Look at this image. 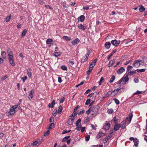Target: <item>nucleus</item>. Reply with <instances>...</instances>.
<instances>
[{
  "mask_svg": "<svg viewBox=\"0 0 147 147\" xmlns=\"http://www.w3.org/2000/svg\"><path fill=\"white\" fill-rule=\"evenodd\" d=\"M91 109V114L93 116H95L97 114L98 110L99 109V107L98 105H96Z\"/></svg>",
  "mask_w": 147,
  "mask_h": 147,
  "instance_id": "nucleus-1",
  "label": "nucleus"
},
{
  "mask_svg": "<svg viewBox=\"0 0 147 147\" xmlns=\"http://www.w3.org/2000/svg\"><path fill=\"white\" fill-rule=\"evenodd\" d=\"M145 65L144 62L142 60H137L135 61L133 64L134 67H142V66Z\"/></svg>",
  "mask_w": 147,
  "mask_h": 147,
  "instance_id": "nucleus-2",
  "label": "nucleus"
},
{
  "mask_svg": "<svg viewBox=\"0 0 147 147\" xmlns=\"http://www.w3.org/2000/svg\"><path fill=\"white\" fill-rule=\"evenodd\" d=\"M90 52H88L85 55V56L83 57L81 60V62L84 63V62L86 61L88 59V57L90 55Z\"/></svg>",
  "mask_w": 147,
  "mask_h": 147,
  "instance_id": "nucleus-3",
  "label": "nucleus"
},
{
  "mask_svg": "<svg viewBox=\"0 0 147 147\" xmlns=\"http://www.w3.org/2000/svg\"><path fill=\"white\" fill-rule=\"evenodd\" d=\"M9 59L10 64L12 66H14L15 65V63L13 61V55H10L9 57Z\"/></svg>",
  "mask_w": 147,
  "mask_h": 147,
  "instance_id": "nucleus-4",
  "label": "nucleus"
},
{
  "mask_svg": "<svg viewBox=\"0 0 147 147\" xmlns=\"http://www.w3.org/2000/svg\"><path fill=\"white\" fill-rule=\"evenodd\" d=\"M105 135V133H102V132L100 131L97 134L96 137V138L97 139H98L104 136Z\"/></svg>",
  "mask_w": 147,
  "mask_h": 147,
  "instance_id": "nucleus-5",
  "label": "nucleus"
},
{
  "mask_svg": "<svg viewBox=\"0 0 147 147\" xmlns=\"http://www.w3.org/2000/svg\"><path fill=\"white\" fill-rule=\"evenodd\" d=\"M110 126V124L109 123L106 121L104 125L103 128L106 130H108L109 129Z\"/></svg>",
  "mask_w": 147,
  "mask_h": 147,
  "instance_id": "nucleus-6",
  "label": "nucleus"
},
{
  "mask_svg": "<svg viewBox=\"0 0 147 147\" xmlns=\"http://www.w3.org/2000/svg\"><path fill=\"white\" fill-rule=\"evenodd\" d=\"M111 42L112 44L115 47L118 46L120 43L119 41H117L116 40H112Z\"/></svg>",
  "mask_w": 147,
  "mask_h": 147,
  "instance_id": "nucleus-7",
  "label": "nucleus"
},
{
  "mask_svg": "<svg viewBox=\"0 0 147 147\" xmlns=\"http://www.w3.org/2000/svg\"><path fill=\"white\" fill-rule=\"evenodd\" d=\"M121 88H121L120 89H119L118 88H117V89L115 90L114 91L112 92L111 93L112 94V96H114L115 95H116L120 93L121 92H120L119 93H118V92L119 91V90Z\"/></svg>",
  "mask_w": 147,
  "mask_h": 147,
  "instance_id": "nucleus-8",
  "label": "nucleus"
},
{
  "mask_svg": "<svg viewBox=\"0 0 147 147\" xmlns=\"http://www.w3.org/2000/svg\"><path fill=\"white\" fill-rule=\"evenodd\" d=\"M79 107V106L78 105L76 107H75L73 114L71 116V117H74L75 115H77V110L78 108Z\"/></svg>",
  "mask_w": 147,
  "mask_h": 147,
  "instance_id": "nucleus-9",
  "label": "nucleus"
},
{
  "mask_svg": "<svg viewBox=\"0 0 147 147\" xmlns=\"http://www.w3.org/2000/svg\"><path fill=\"white\" fill-rule=\"evenodd\" d=\"M34 92V90L33 89L31 90L30 91L28 96V98L29 100H30L32 98Z\"/></svg>",
  "mask_w": 147,
  "mask_h": 147,
  "instance_id": "nucleus-10",
  "label": "nucleus"
},
{
  "mask_svg": "<svg viewBox=\"0 0 147 147\" xmlns=\"http://www.w3.org/2000/svg\"><path fill=\"white\" fill-rule=\"evenodd\" d=\"M74 120V118H69L68 119L67 125H71L72 124Z\"/></svg>",
  "mask_w": 147,
  "mask_h": 147,
  "instance_id": "nucleus-11",
  "label": "nucleus"
},
{
  "mask_svg": "<svg viewBox=\"0 0 147 147\" xmlns=\"http://www.w3.org/2000/svg\"><path fill=\"white\" fill-rule=\"evenodd\" d=\"M125 71V69L123 67H121L117 71V74H121Z\"/></svg>",
  "mask_w": 147,
  "mask_h": 147,
  "instance_id": "nucleus-12",
  "label": "nucleus"
},
{
  "mask_svg": "<svg viewBox=\"0 0 147 147\" xmlns=\"http://www.w3.org/2000/svg\"><path fill=\"white\" fill-rule=\"evenodd\" d=\"M123 84H125L128 81L129 78L127 76H126L125 77L123 78H122Z\"/></svg>",
  "mask_w": 147,
  "mask_h": 147,
  "instance_id": "nucleus-13",
  "label": "nucleus"
},
{
  "mask_svg": "<svg viewBox=\"0 0 147 147\" xmlns=\"http://www.w3.org/2000/svg\"><path fill=\"white\" fill-rule=\"evenodd\" d=\"M79 41L80 40L78 38H76L73 41L72 44L73 45H75L78 44L79 42Z\"/></svg>",
  "mask_w": 147,
  "mask_h": 147,
  "instance_id": "nucleus-14",
  "label": "nucleus"
},
{
  "mask_svg": "<svg viewBox=\"0 0 147 147\" xmlns=\"http://www.w3.org/2000/svg\"><path fill=\"white\" fill-rule=\"evenodd\" d=\"M85 18V16L84 15H81L78 18V20H80V22H83Z\"/></svg>",
  "mask_w": 147,
  "mask_h": 147,
  "instance_id": "nucleus-15",
  "label": "nucleus"
},
{
  "mask_svg": "<svg viewBox=\"0 0 147 147\" xmlns=\"http://www.w3.org/2000/svg\"><path fill=\"white\" fill-rule=\"evenodd\" d=\"M121 126L120 124H116L114 126V129L115 131L118 130L120 127Z\"/></svg>",
  "mask_w": 147,
  "mask_h": 147,
  "instance_id": "nucleus-16",
  "label": "nucleus"
},
{
  "mask_svg": "<svg viewBox=\"0 0 147 147\" xmlns=\"http://www.w3.org/2000/svg\"><path fill=\"white\" fill-rule=\"evenodd\" d=\"M78 28L80 29H82L83 30H84L86 28V26L80 24L79 25Z\"/></svg>",
  "mask_w": 147,
  "mask_h": 147,
  "instance_id": "nucleus-17",
  "label": "nucleus"
},
{
  "mask_svg": "<svg viewBox=\"0 0 147 147\" xmlns=\"http://www.w3.org/2000/svg\"><path fill=\"white\" fill-rule=\"evenodd\" d=\"M111 43L109 42H107L105 44V47L107 49H109L110 47Z\"/></svg>",
  "mask_w": 147,
  "mask_h": 147,
  "instance_id": "nucleus-18",
  "label": "nucleus"
},
{
  "mask_svg": "<svg viewBox=\"0 0 147 147\" xmlns=\"http://www.w3.org/2000/svg\"><path fill=\"white\" fill-rule=\"evenodd\" d=\"M115 59H114L113 60L110 61L108 67H110L112 66L113 64L115 63Z\"/></svg>",
  "mask_w": 147,
  "mask_h": 147,
  "instance_id": "nucleus-19",
  "label": "nucleus"
},
{
  "mask_svg": "<svg viewBox=\"0 0 147 147\" xmlns=\"http://www.w3.org/2000/svg\"><path fill=\"white\" fill-rule=\"evenodd\" d=\"M132 117H133V114L132 113H130L129 114V117L127 118V120H128V119H129V121L128 123H129L131 122V119L132 118Z\"/></svg>",
  "mask_w": 147,
  "mask_h": 147,
  "instance_id": "nucleus-20",
  "label": "nucleus"
},
{
  "mask_svg": "<svg viewBox=\"0 0 147 147\" xmlns=\"http://www.w3.org/2000/svg\"><path fill=\"white\" fill-rule=\"evenodd\" d=\"M6 53L4 51H2L1 53V57L4 59L6 57Z\"/></svg>",
  "mask_w": 147,
  "mask_h": 147,
  "instance_id": "nucleus-21",
  "label": "nucleus"
},
{
  "mask_svg": "<svg viewBox=\"0 0 147 147\" xmlns=\"http://www.w3.org/2000/svg\"><path fill=\"white\" fill-rule=\"evenodd\" d=\"M134 142L135 146L136 147H137L138 146V144L139 142L138 139H137V138H135V139L134 140Z\"/></svg>",
  "mask_w": 147,
  "mask_h": 147,
  "instance_id": "nucleus-22",
  "label": "nucleus"
},
{
  "mask_svg": "<svg viewBox=\"0 0 147 147\" xmlns=\"http://www.w3.org/2000/svg\"><path fill=\"white\" fill-rule=\"evenodd\" d=\"M53 42V40L50 38L47 39L46 41V43L47 44H52Z\"/></svg>",
  "mask_w": 147,
  "mask_h": 147,
  "instance_id": "nucleus-23",
  "label": "nucleus"
},
{
  "mask_svg": "<svg viewBox=\"0 0 147 147\" xmlns=\"http://www.w3.org/2000/svg\"><path fill=\"white\" fill-rule=\"evenodd\" d=\"M63 38L64 40L66 41H68L70 40L71 38L70 37L67 36H64L63 37Z\"/></svg>",
  "mask_w": 147,
  "mask_h": 147,
  "instance_id": "nucleus-24",
  "label": "nucleus"
},
{
  "mask_svg": "<svg viewBox=\"0 0 147 147\" xmlns=\"http://www.w3.org/2000/svg\"><path fill=\"white\" fill-rule=\"evenodd\" d=\"M7 54H8V56H9V57L10 55H11V54H12V53H11V50L9 49V48H8L7 49Z\"/></svg>",
  "mask_w": 147,
  "mask_h": 147,
  "instance_id": "nucleus-25",
  "label": "nucleus"
},
{
  "mask_svg": "<svg viewBox=\"0 0 147 147\" xmlns=\"http://www.w3.org/2000/svg\"><path fill=\"white\" fill-rule=\"evenodd\" d=\"M145 10V8L143 6H140L139 9V10L140 12H142L144 11Z\"/></svg>",
  "mask_w": 147,
  "mask_h": 147,
  "instance_id": "nucleus-26",
  "label": "nucleus"
},
{
  "mask_svg": "<svg viewBox=\"0 0 147 147\" xmlns=\"http://www.w3.org/2000/svg\"><path fill=\"white\" fill-rule=\"evenodd\" d=\"M93 68L89 66V69L88 71H87V74L88 75H89L90 74Z\"/></svg>",
  "mask_w": 147,
  "mask_h": 147,
  "instance_id": "nucleus-27",
  "label": "nucleus"
},
{
  "mask_svg": "<svg viewBox=\"0 0 147 147\" xmlns=\"http://www.w3.org/2000/svg\"><path fill=\"white\" fill-rule=\"evenodd\" d=\"M109 139L107 137L105 138L103 140V142L104 144H106L107 143V142L109 140Z\"/></svg>",
  "mask_w": 147,
  "mask_h": 147,
  "instance_id": "nucleus-28",
  "label": "nucleus"
},
{
  "mask_svg": "<svg viewBox=\"0 0 147 147\" xmlns=\"http://www.w3.org/2000/svg\"><path fill=\"white\" fill-rule=\"evenodd\" d=\"M70 137L69 136H66L65 137L63 138L62 140V142H64L68 139H69Z\"/></svg>",
  "mask_w": 147,
  "mask_h": 147,
  "instance_id": "nucleus-29",
  "label": "nucleus"
},
{
  "mask_svg": "<svg viewBox=\"0 0 147 147\" xmlns=\"http://www.w3.org/2000/svg\"><path fill=\"white\" fill-rule=\"evenodd\" d=\"M27 32V30L26 29H24L23 31L22 34H21V36H25L26 35V32Z\"/></svg>",
  "mask_w": 147,
  "mask_h": 147,
  "instance_id": "nucleus-30",
  "label": "nucleus"
},
{
  "mask_svg": "<svg viewBox=\"0 0 147 147\" xmlns=\"http://www.w3.org/2000/svg\"><path fill=\"white\" fill-rule=\"evenodd\" d=\"M56 57L59 56L61 55V54L59 52H55L53 54Z\"/></svg>",
  "mask_w": 147,
  "mask_h": 147,
  "instance_id": "nucleus-31",
  "label": "nucleus"
},
{
  "mask_svg": "<svg viewBox=\"0 0 147 147\" xmlns=\"http://www.w3.org/2000/svg\"><path fill=\"white\" fill-rule=\"evenodd\" d=\"M62 109H63L62 106H59V107L58 112V114H60L62 110Z\"/></svg>",
  "mask_w": 147,
  "mask_h": 147,
  "instance_id": "nucleus-32",
  "label": "nucleus"
},
{
  "mask_svg": "<svg viewBox=\"0 0 147 147\" xmlns=\"http://www.w3.org/2000/svg\"><path fill=\"white\" fill-rule=\"evenodd\" d=\"M115 76H112L111 78V79L109 81V82L110 83H112V82H113V81L115 80Z\"/></svg>",
  "mask_w": 147,
  "mask_h": 147,
  "instance_id": "nucleus-33",
  "label": "nucleus"
},
{
  "mask_svg": "<svg viewBox=\"0 0 147 147\" xmlns=\"http://www.w3.org/2000/svg\"><path fill=\"white\" fill-rule=\"evenodd\" d=\"M145 69H138L136 70L138 72H142L145 71Z\"/></svg>",
  "mask_w": 147,
  "mask_h": 147,
  "instance_id": "nucleus-34",
  "label": "nucleus"
},
{
  "mask_svg": "<svg viewBox=\"0 0 147 147\" xmlns=\"http://www.w3.org/2000/svg\"><path fill=\"white\" fill-rule=\"evenodd\" d=\"M81 120L80 119H78L76 121V126H78L79 125V124L80 123Z\"/></svg>",
  "mask_w": 147,
  "mask_h": 147,
  "instance_id": "nucleus-35",
  "label": "nucleus"
},
{
  "mask_svg": "<svg viewBox=\"0 0 147 147\" xmlns=\"http://www.w3.org/2000/svg\"><path fill=\"white\" fill-rule=\"evenodd\" d=\"M11 18V17L10 16H8L6 18V22H7L9 21Z\"/></svg>",
  "mask_w": 147,
  "mask_h": 147,
  "instance_id": "nucleus-36",
  "label": "nucleus"
},
{
  "mask_svg": "<svg viewBox=\"0 0 147 147\" xmlns=\"http://www.w3.org/2000/svg\"><path fill=\"white\" fill-rule=\"evenodd\" d=\"M113 112V110L112 109H109L107 111V112L109 113H112Z\"/></svg>",
  "mask_w": 147,
  "mask_h": 147,
  "instance_id": "nucleus-37",
  "label": "nucleus"
},
{
  "mask_svg": "<svg viewBox=\"0 0 147 147\" xmlns=\"http://www.w3.org/2000/svg\"><path fill=\"white\" fill-rule=\"evenodd\" d=\"M90 99H88L87 100L86 102H85V105H88L89 104V103H90Z\"/></svg>",
  "mask_w": 147,
  "mask_h": 147,
  "instance_id": "nucleus-38",
  "label": "nucleus"
},
{
  "mask_svg": "<svg viewBox=\"0 0 147 147\" xmlns=\"http://www.w3.org/2000/svg\"><path fill=\"white\" fill-rule=\"evenodd\" d=\"M49 133V130H47V131H46L44 133V136H48Z\"/></svg>",
  "mask_w": 147,
  "mask_h": 147,
  "instance_id": "nucleus-39",
  "label": "nucleus"
},
{
  "mask_svg": "<svg viewBox=\"0 0 147 147\" xmlns=\"http://www.w3.org/2000/svg\"><path fill=\"white\" fill-rule=\"evenodd\" d=\"M69 63L70 64V65L72 67H73V65L74 64V62L73 61H69Z\"/></svg>",
  "mask_w": 147,
  "mask_h": 147,
  "instance_id": "nucleus-40",
  "label": "nucleus"
},
{
  "mask_svg": "<svg viewBox=\"0 0 147 147\" xmlns=\"http://www.w3.org/2000/svg\"><path fill=\"white\" fill-rule=\"evenodd\" d=\"M136 73V71L135 70H134V71H130V72L128 73V74L129 75H132Z\"/></svg>",
  "mask_w": 147,
  "mask_h": 147,
  "instance_id": "nucleus-41",
  "label": "nucleus"
},
{
  "mask_svg": "<svg viewBox=\"0 0 147 147\" xmlns=\"http://www.w3.org/2000/svg\"><path fill=\"white\" fill-rule=\"evenodd\" d=\"M114 100L116 104L117 105H119V101L116 98H115L114 99Z\"/></svg>",
  "mask_w": 147,
  "mask_h": 147,
  "instance_id": "nucleus-42",
  "label": "nucleus"
},
{
  "mask_svg": "<svg viewBox=\"0 0 147 147\" xmlns=\"http://www.w3.org/2000/svg\"><path fill=\"white\" fill-rule=\"evenodd\" d=\"M90 136L89 135H87L85 138V140L86 141H88L90 139Z\"/></svg>",
  "mask_w": 147,
  "mask_h": 147,
  "instance_id": "nucleus-43",
  "label": "nucleus"
},
{
  "mask_svg": "<svg viewBox=\"0 0 147 147\" xmlns=\"http://www.w3.org/2000/svg\"><path fill=\"white\" fill-rule=\"evenodd\" d=\"M37 144H38V141H35L32 143V145L33 146H35Z\"/></svg>",
  "mask_w": 147,
  "mask_h": 147,
  "instance_id": "nucleus-44",
  "label": "nucleus"
},
{
  "mask_svg": "<svg viewBox=\"0 0 147 147\" xmlns=\"http://www.w3.org/2000/svg\"><path fill=\"white\" fill-rule=\"evenodd\" d=\"M61 69L64 70H66L67 69V67L64 65H63L61 67Z\"/></svg>",
  "mask_w": 147,
  "mask_h": 147,
  "instance_id": "nucleus-45",
  "label": "nucleus"
},
{
  "mask_svg": "<svg viewBox=\"0 0 147 147\" xmlns=\"http://www.w3.org/2000/svg\"><path fill=\"white\" fill-rule=\"evenodd\" d=\"M45 7L47 8H49V9H53V8L52 7H50L49 5H45Z\"/></svg>",
  "mask_w": 147,
  "mask_h": 147,
  "instance_id": "nucleus-46",
  "label": "nucleus"
},
{
  "mask_svg": "<svg viewBox=\"0 0 147 147\" xmlns=\"http://www.w3.org/2000/svg\"><path fill=\"white\" fill-rule=\"evenodd\" d=\"M113 55V53H111L108 56L107 59L108 61L109 60L110 57Z\"/></svg>",
  "mask_w": 147,
  "mask_h": 147,
  "instance_id": "nucleus-47",
  "label": "nucleus"
},
{
  "mask_svg": "<svg viewBox=\"0 0 147 147\" xmlns=\"http://www.w3.org/2000/svg\"><path fill=\"white\" fill-rule=\"evenodd\" d=\"M142 93V91H137L136 92L134 93V94H140Z\"/></svg>",
  "mask_w": 147,
  "mask_h": 147,
  "instance_id": "nucleus-48",
  "label": "nucleus"
},
{
  "mask_svg": "<svg viewBox=\"0 0 147 147\" xmlns=\"http://www.w3.org/2000/svg\"><path fill=\"white\" fill-rule=\"evenodd\" d=\"M15 111H9V113L10 115H13L15 113Z\"/></svg>",
  "mask_w": 147,
  "mask_h": 147,
  "instance_id": "nucleus-49",
  "label": "nucleus"
},
{
  "mask_svg": "<svg viewBox=\"0 0 147 147\" xmlns=\"http://www.w3.org/2000/svg\"><path fill=\"white\" fill-rule=\"evenodd\" d=\"M85 111L84 110H82V111H80L78 113V114L79 115H80L81 114H82Z\"/></svg>",
  "mask_w": 147,
  "mask_h": 147,
  "instance_id": "nucleus-50",
  "label": "nucleus"
},
{
  "mask_svg": "<svg viewBox=\"0 0 147 147\" xmlns=\"http://www.w3.org/2000/svg\"><path fill=\"white\" fill-rule=\"evenodd\" d=\"M7 78V76H3V77L1 78V80H2V81L3 80H4Z\"/></svg>",
  "mask_w": 147,
  "mask_h": 147,
  "instance_id": "nucleus-51",
  "label": "nucleus"
},
{
  "mask_svg": "<svg viewBox=\"0 0 147 147\" xmlns=\"http://www.w3.org/2000/svg\"><path fill=\"white\" fill-rule=\"evenodd\" d=\"M112 93V92H111V91H109L106 94L108 96L110 95H111L112 96V94L111 93Z\"/></svg>",
  "mask_w": 147,
  "mask_h": 147,
  "instance_id": "nucleus-52",
  "label": "nucleus"
},
{
  "mask_svg": "<svg viewBox=\"0 0 147 147\" xmlns=\"http://www.w3.org/2000/svg\"><path fill=\"white\" fill-rule=\"evenodd\" d=\"M133 67L131 66H128L127 68V70H129L131 69Z\"/></svg>",
  "mask_w": 147,
  "mask_h": 147,
  "instance_id": "nucleus-53",
  "label": "nucleus"
},
{
  "mask_svg": "<svg viewBox=\"0 0 147 147\" xmlns=\"http://www.w3.org/2000/svg\"><path fill=\"white\" fill-rule=\"evenodd\" d=\"M85 127H82L81 130L82 132H83L85 131Z\"/></svg>",
  "mask_w": 147,
  "mask_h": 147,
  "instance_id": "nucleus-54",
  "label": "nucleus"
},
{
  "mask_svg": "<svg viewBox=\"0 0 147 147\" xmlns=\"http://www.w3.org/2000/svg\"><path fill=\"white\" fill-rule=\"evenodd\" d=\"M27 74H28V76L29 77H30L31 76H32V73L30 72H29L28 71V72H27Z\"/></svg>",
  "mask_w": 147,
  "mask_h": 147,
  "instance_id": "nucleus-55",
  "label": "nucleus"
},
{
  "mask_svg": "<svg viewBox=\"0 0 147 147\" xmlns=\"http://www.w3.org/2000/svg\"><path fill=\"white\" fill-rule=\"evenodd\" d=\"M91 109H88L86 112V113L88 115L90 113H91Z\"/></svg>",
  "mask_w": 147,
  "mask_h": 147,
  "instance_id": "nucleus-56",
  "label": "nucleus"
},
{
  "mask_svg": "<svg viewBox=\"0 0 147 147\" xmlns=\"http://www.w3.org/2000/svg\"><path fill=\"white\" fill-rule=\"evenodd\" d=\"M77 127L76 128V129L78 130H79L80 129V127H81V125H78V126H76Z\"/></svg>",
  "mask_w": 147,
  "mask_h": 147,
  "instance_id": "nucleus-57",
  "label": "nucleus"
},
{
  "mask_svg": "<svg viewBox=\"0 0 147 147\" xmlns=\"http://www.w3.org/2000/svg\"><path fill=\"white\" fill-rule=\"evenodd\" d=\"M64 99L65 98L64 97H63V98H61L60 100V102L61 103H63L64 100Z\"/></svg>",
  "mask_w": 147,
  "mask_h": 147,
  "instance_id": "nucleus-58",
  "label": "nucleus"
},
{
  "mask_svg": "<svg viewBox=\"0 0 147 147\" xmlns=\"http://www.w3.org/2000/svg\"><path fill=\"white\" fill-rule=\"evenodd\" d=\"M27 77L26 76H25L24 77L22 78V79L23 80V82H24L25 80L27 79Z\"/></svg>",
  "mask_w": 147,
  "mask_h": 147,
  "instance_id": "nucleus-59",
  "label": "nucleus"
},
{
  "mask_svg": "<svg viewBox=\"0 0 147 147\" xmlns=\"http://www.w3.org/2000/svg\"><path fill=\"white\" fill-rule=\"evenodd\" d=\"M17 26L18 28H20L21 27V24L20 23H18L17 24Z\"/></svg>",
  "mask_w": 147,
  "mask_h": 147,
  "instance_id": "nucleus-60",
  "label": "nucleus"
},
{
  "mask_svg": "<svg viewBox=\"0 0 147 147\" xmlns=\"http://www.w3.org/2000/svg\"><path fill=\"white\" fill-rule=\"evenodd\" d=\"M58 81L59 83H61L62 82L61 78L60 77H59L58 78Z\"/></svg>",
  "mask_w": 147,
  "mask_h": 147,
  "instance_id": "nucleus-61",
  "label": "nucleus"
},
{
  "mask_svg": "<svg viewBox=\"0 0 147 147\" xmlns=\"http://www.w3.org/2000/svg\"><path fill=\"white\" fill-rule=\"evenodd\" d=\"M134 82L135 83H138L139 82V80L137 78H135L134 79Z\"/></svg>",
  "mask_w": 147,
  "mask_h": 147,
  "instance_id": "nucleus-62",
  "label": "nucleus"
},
{
  "mask_svg": "<svg viewBox=\"0 0 147 147\" xmlns=\"http://www.w3.org/2000/svg\"><path fill=\"white\" fill-rule=\"evenodd\" d=\"M54 121V118L53 117H51L50 119V123L53 122Z\"/></svg>",
  "mask_w": 147,
  "mask_h": 147,
  "instance_id": "nucleus-63",
  "label": "nucleus"
},
{
  "mask_svg": "<svg viewBox=\"0 0 147 147\" xmlns=\"http://www.w3.org/2000/svg\"><path fill=\"white\" fill-rule=\"evenodd\" d=\"M89 7L88 6L83 7V9H84L88 10L89 9Z\"/></svg>",
  "mask_w": 147,
  "mask_h": 147,
  "instance_id": "nucleus-64",
  "label": "nucleus"
}]
</instances>
